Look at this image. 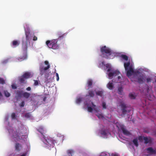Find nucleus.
Returning a JSON list of instances; mask_svg holds the SVG:
<instances>
[{"mask_svg":"<svg viewBox=\"0 0 156 156\" xmlns=\"http://www.w3.org/2000/svg\"><path fill=\"white\" fill-rule=\"evenodd\" d=\"M31 88L30 87H28L26 89V90L28 91H30L31 90Z\"/></svg>","mask_w":156,"mask_h":156,"instance_id":"nucleus-50","label":"nucleus"},{"mask_svg":"<svg viewBox=\"0 0 156 156\" xmlns=\"http://www.w3.org/2000/svg\"><path fill=\"white\" fill-rule=\"evenodd\" d=\"M123 89L122 87H119L118 89V93L120 95H122Z\"/></svg>","mask_w":156,"mask_h":156,"instance_id":"nucleus-26","label":"nucleus"},{"mask_svg":"<svg viewBox=\"0 0 156 156\" xmlns=\"http://www.w3.org/2000/svg\"><path fill=\"white\" fill-rule=\"evenodd\" d=\"M107 86V87L110 90H112L114 88V86L112 83L109 82Z\"/></svg>","mask_w":156,"mask_h":156,"instance_id":"nucleus-21","label":"nucleus"},{"mask_svg":"<svg viewBox=\"0 0 156 156\" xmlns=\"http://www.w3.org/2000/svg\"><path fill=\"white\" fill-rule=\"evenodd\" d=\"M123 134L125 135H129L130 134L129 132L126 130L124 127H121Z\"/></svg>","mask_w":156,"mask_h":156,"instance_id":"nucleus-19","label":"nucleus"},{"mask_svg":"<svg viewBox=\"0 0 156 156\" xmlns=\"http://www.w3.org/2000/svg\"><path fill=\"white\" fill-rule=\"evenodd\" d=\"M74 151L73 150H68L67 151L68 153L69 154H72L73 153Z\"/></svg>","mask_w":156,"mask_h":156,"instance_id":"nucleus-40","label":"nucleus"},{"mask_svg":"<svg viewBox=\"0 0 156 156\" xmlns=\"http://www.w3.org/2000/svg\"><path fill=\"white\" fill-rule=\"evenodd\" d=\"M34 85L35 86H37L38 85V82L37 80H34Z\"/></svg>","mask_w":156,"mask_h":156,"instance_id":"nucleus-43","label":"nucleus"},{"mask_svg":"<svg viewBox=\"0 0 156 156\" xmlns=\"http://www.w3.org/2000/svg\"><path fill=\"white\" fill-rule=\"evenodd\" d=\"M50 67L49 62L47 61H45L44 62H42L40 64L39 70L40 74L42 75L46 73V71Z\"/></svg>","mask_w":156,"mask_h":156,"instance_id":"nucleus-5","label":"nucleus"},{"mask_svg":"<svg viewBox=\"0 0 156 156\" xmlns=\"http://www.w3.org/2000/svg\"><path fill=\"white\" fill-rule=\"evenodd\" d=\"M22 95L24 98L27 99L30 97V94L27 92H24L23 93Z\"/></svg>","mask_w":156,"mask_h":156,"instance_id":"nucleus-20","label":"nucleus"},{"mask_svg":"<svg viewBox=\"0 0 156 156\" xmlns=\"http://www.w3.org/2000/svg\"><path fill=\"white\" fill-rule=\"evenodd\" d=\"M91 105H92L93 108L94 107L96 108V105H94V103L93 102H91Z\"/></svg>","mask_w":156,"mask_h":156,"instance_id":"nucleus-51","label":"nucleus"},{"mask_svg":"<svg viewBox=\"0 0 156 156\" xmlns=\"http://www.w3.org/2000/svg\"><path fill=\"white\" fill-rule=\"evenodd\" d=\"M13 136L17 141H20V140H25L23 139L25 136L21 133L16 131L14 133Z\"/></svg>","mask_w":156,"mask_h":156,"instance_id":"nucleus-8","label":"nucleus"},{"mask_svg":"<svg viewBox=\"0 0 156 156\" xmlns=\"http://www.w3.org/2000/svg\"><path fill=\"white\" fill-rule=\"evenodd\" d=\"M143 139L144 140V143L145 144H151L152 142V140L150 137L147 138L146 137H144Z\"/></svg>","mask_w":156,"mask_h":156,"instance_id":"nucleus-13","label":"nucleus"},{"mask_svg":"<svg viewBox=\"0 0 156 156\" xmlns=\"http://www.w3.org/2000/svg\"><path fill=\"white\" fill-rule=\"evenodd\" d=\"M56 80L57 81H58L59 80V77L58 74L57 73H56Z\"/></svg>","mask_w":156,"mask_h":156,"instance_id":"nucleus-45","label":"nucleus"},{"mask_svg":"<svg viewBox=\"0 0 156 156\" xmlns=\"http://www.w3.org/2000/svg\"><path fill=\"white\" fill-rule=\"evenodd\" d=\"M155 82L156 83V80H155Z\"/></svg>","mask_w":156,"mask_h":156,"instance_id":"nucleus-56","label":"nucleus"},{"mask_svg":"<svg viewBox=\"0 0 156 156\" xmlns=\"http://www.w3.org/2000/svg\"><path fill=\"white\" fill-rule=\"evenodd\" d=\"M96 115L98 118L99 119L103 118H104V117L102 115L100 114H98Z\"/></svg>","mask_w":156,"mask_h":156,"instance_id":"nucleus-39","label":"nucleus"},{"mask_svg":"<svg viewBox=\"0 0 156 156\" xmlns=\"http://www.w3.org/2000/svg\"><path fill=\"white\" fill-rule=\"evenodd\" d=\"M4 94L7 97H9L10 95V94L7 91H4Z\"/></svg>","mask_w":156,"mask_h":156,"instance_id":"nucleus-35","label":"nucleus"},{"mask_svg":"<svg viewBox=\"0 0 156 156\" xmlns=\"http://www.w3.org/2000/svg\"><path fill=\"white\" fill-rule=\"evenodd\" d=\"M101 56L106 59L113 58L114 53L110 48L106 46H102L100 49Z\"/></svg>","mask_w":156,"mask_h":156,"instance_id":"nucleus-2","label":"nucleus"},{"mask_svg":"<svg viewBox=\"0 0 156 156\" xmlns=\"http://www.w3.org/2000/svg\"><path fill=\"white\" fill-rule=\"evenodd\" d=\"M144 137L142 136H139L138 137V140H142L143 139Z\"/></svg>","mask_w":156,"mask_h":156,"instance_id":"nucleus-48","label":"nucleus"},{"mask_svg":"<svg viewBox=\"0 0 156 156\" xmlns=\"http://www.w3.org/2000/svg\"><path fill=\"white\" fill-rule=\"evenodd\" d=\"M11 117L12 119H16V115L14 113H12L11 115Z\"/></svg>","mask_w":156,"mask_h":156,"instance_id":"nucleus-34","label":"nucleus"},{"mask_svg":"<svg viewBox=\"0 0 156 156\" xmlns=\"http://www.w3.org/2000/svg\"><path fill=\"white\" fill-rule=\"evenodd\" d=\"M102 107H103V108H104V109L106 108V104H105V102H103L102 103Z\"/></svg>","mask_w":156,"mask_h":156,"instance_id":"nucleus-44","label":"nucleus"},{"mask_svg":"<svg viewBox=\"0 0 156 156\" xmlns=\"http://www.w3.org/2000/svg\"><path fill=\"white\" fill-rule=\"evenodd\" d=\"M135 76L137 77L138 82L139 83H143L145 77L144 75L141 74L139 71H136L135 72Z\"/></svg>","mask_w":156,"mask_h":156,"instance_id":"nucleus-7","label":"nucleus"},{"mask_svg":"<svg viewBox=\"0 0 156 156\" xmlns=\"http://www.w3.org/2000/svg\"><path fill=\"white\" fill-rule=\"evenodd\" d=\"M5 82L4 79L2 78H0V83L2 84H4L5 83Z\"/></svg>","mask_w":156,"mask_h":156,"instance_id":"nucleus-37","label":"nucleus"},{"mask_svg":"<svg viewBox=\"0 0 156 156\" xmlns=\"http://www.w3.org/2000/svg\"><path fill=\"white\" fill-rule=\"evenodd\" d=\"M130 65V63L129 62L124 63V66L125 70L126 71V75L128 77L130 76L133 74L135 76V71H134L132 66H129Z\"/></svg>","mask_w":156,"mask_h":156,"instance_id":"nucleus-6","label":"nucleus"},{"mask_svg":"<svg viewBox=\"0 0 156 156\" xmlns=\"http://www.w3.org/2000/svg\"><path fill=\"white\" fill-rule=\"evenodd\" d=\"M2 96V94L1 93V92H0V96Z\"/></svg>","mask_w":156,"mask_h":156,"instance_id":"nucleus-54","label":"nucleus"},{"mask_svg":"<svg viewBox=\"0 0 156 156\" xmlns=\"http://www.w3.org/2000/svg\"><path fill=\"white\" fill-rule=\"evenodd\" d=\"M82 99H83L82 98H80V97L77 98L76 99V103L77 104L80 103L81 102V101H82Z\"/></svg>","mask_w":156,"mask_h":156,"instance_id":"nucleus-31","label":"nucleus"},{"mask_svg":"<svg viewBox=\"0 0 156 156\" xmlns=\"http://www.w3.org/2000/svg\"><path fill=\"white\" fill-rule=\"evenodd\" d=\"M37 40V37H36V36H34L33 37V40L34 41H36Z\"/></svg>","mask_w":156,"mask_h":156,"instance_id":"nucleus-49","label":"nucleus"},{"mask_svg":"<svg viewBox=\"0 0 156 156\" xmlns=\"http://www.w3.org/2000/svg\"><path fill=\"white\" fill-rule=\"evenodd\" d=\"M88 94L86 95V97L89 96L90 97H93L94 96V91L91 90H90L88 91Z\"/></svg>","mask_w":156,"mask_h":156,"instance_id":"nucleus-15","label":"nucleus"},{"mask_svg":"<svg viewBox=\"0 0 156 156\" xmlns=\"http://www.w3.org/2000/svg\"><path fill=\"white\" fill-rule=\"evenodd\" d=\"M46 97H44V98H43V101H45V100H46Z\"/></svg>","mask_w":156,"mask_h":156,"instance_id":"nucleus-52","label":"nucleus"},{"mask_svg":"<svg viewBox=\"0 0 156 156\" xmlns=\"http://www.w3.org/2000/svg\"><path fill=\"white\" fill-rule=\"evenodd\" d=\"M146 81L147 83H149L151 82L152 80L151 78L150 77H148L146 79Z\"/></svg>","mask_w":156,"mask_h":156,"instance_id":"nucleus-36","label":"nucleus"},{"mask_svg":"<svg viewBox=\"0 0 156 156\" xmlns=\"http://www.w3.org/2000/svg\"><path fill=\"white\" fill-rule=\"evenodd\" d=\"M37 130L40 133H41L42 136L44 135H43V133H44V131L43 129V127H39L37 129Z\"/></svg>","mask_w":156,"mask_h":156,"instance_id":"nucleus-24","label":"nucleus"},{"mask_svg":"<svg viewBox=\"0 0 156 156\" xmlns=\"http://www.w3.org/2000/svg\"><path fill=\"white\" fill-rule=\"evenodd\" d=\"M121 57L124 60L126 61L128 60V57L127 56L125 55H121Z\"/></svg>","mask_w":156,"mask_h":156,"instance_id":"nucleus-27","label":"nucleus"},{"mask_svg":"<svg viewBox=\"0 0 156 156\" xmlns=\"http://www.w3.org/2000/svg\"><path fill=\"white\" fill-rule=\"evenodd\" d=\"M118 79L119 80V79H120L121 78V77L120 76H119L118 77Z\"/></svg>","mask_w":156,"mask_h":156,"instance_id":"nucleus-53","label":"nucleus"},{"mask_svg":"<svg viewBox=\"0 0 156 156\" xmlns=\"http://www.w3.org/2000/svg\"><path fill=\"white\" fill-rule=\"evenodd\" d=\"M100 133L102 136L104 137L107 136L108 134H110V133L108 129H106L104 128L100 131Z\"/></svg>","mask_w":156,"mask_h":156,"instance_id":"nucleus-11","label":"nucleus"},{"mask_svg":"<svg viewBox=\"0 0 156 156\" xmlns=\"http://www.w3.org/2000/svg\"><path fill=\"white\" fill-rule=\"evenodd\" d=\"M22 92V91H17L16 94L18 96L20 97H22L23 96L22 94L23 93Z\"/></svg>","mask_w":156,"mask_h":156,"instance_id":"nucleus-29","label":"nucleus"},{"mask_svg":"<svg viewBox=\"0 0 156 156\" xmlns=\"http://www.w3.org/2000/svg\"><path fill=\"white\" fill-rule=\"evenodd\" d=\"M122 115H125L130 112V110L127 109V107L124 103L121 104V105Z\"/></svg>","mask_w":156,"mask_h":156,"instance_id":"nucleus-10","label":"nucleus"},{"mask_svg":"<svg viewBox=\"0 0 156 156\" xmlns=\"http://www.w3.org/2000/svg\"><path fill=\"white\" fill-rule=\"evenodd\" d=\"M15 149L17 151H20L22 148V146L21 144L19 143H16L15 145Z\"/></svg>","mask_w":156,"mask_h":156,"instance_id":"nucleus-14","label":"nucleus"},{"mask_svg":"<svg viewBox=\"0 0 156 156\" xmlns=\"http://www.w3.org/2000/svg\"><path fill=\"white\" fill-rule=\"evenodd\" d=\"M31 116V115L29 112L26 113L25 115V117L27 118H30Z\"/></svg>","mask_w":156,"mask_h":156,"instance_id":"nucleus-32","label":"nucleus"},{"mask_svg":"<svg viewBox=\"0 0 156 156\" xmlns=\"http://www.w3.org/2000/svg\"><path fill=\"white\" fill-rule=\"evenodd\" d=\"M104 62H102V64L104 66H105L107 68H108L107 72H109L108 74V78L110 79H112L113 76H115L119 75L120 74V72L117 70L112 71V68L110 64L108 63L105 64Z\"/></svg>","mask_w":156,"mask_h":156,"instance_id":"nucleus-3","label":"nucleus"},{"mask_svg":"<svg viewBox=\"0 0 156 156\" xmlns=\"http://www.w3.org/2000/svg\"><path fill=\"white\" fill-rule=\"evenodd\" d=\"M87 84L88 89L92 88V86L93 84L92 80L90 79L88 80L87 82Z\"/></svg>","mask_w":156,"mask_h":156,"instance_id":"nucleus-17","label":"nucleus"},{"mask_svg":"<svg viewBox=\"0 0 156 156\" xmlns=\"http://www.w3.org/2000/svg\"><path fill=\"white\" fill-rule=\"evenodd\" d=\"M31 73L30 72H26L22 75L26 79H27L30 77Z\"/></svg>","mask_w":156,"mask_h":156,"instance_id":"nucleus-18","label":"nucleus"},{"mask_svg":"<svg viewBox=\"0 0 156 156\" xmlns=\"http://www.w3.org/2000/svg\"><path fill=\"white\" fill-rule=\"evenodd\" d=\"M115 124L116 127H124L123 124L119 122H115V121L113 122Z\"/></svg>","mask_w":156,"mask_h":156,"instance_id":"nucleus-22","label":"nucleus"},{"mask_svg":"<svg viewBox=\"0 0 156 156\" xmlns=\"http://www.w3.org/2000/svg\"><path fill=\"white\" fill-rule=\"evenodd\" d=\"M134 144L136 146L138 147V140L137 139H134L133 141Z\"/></svg>","mask_w":156,"mask_h":156,"instance_id":"nucleus-30","label":"nucleus"},{"mask_svg":"<svg viewBox=\"0 0 156 156\" xmlns=\"http://www.w3.org/2000/svg\"><path fill=\"white\" fill-rule=\"evenodd\" d=\"M129 97L131 99H135V97L134 96V95L133 94H129Z\"/></svg>","mask_w":156,"mask_h":156,"instance_id":"nucleus-41","label":"nucleus"},{"mask_svg":"<svg viewBox=\"0 0 156 156\" xmlns=\"http://www.w3.org/2000/svg\"><path fill=\"white\" fill-rule=\"evenodd\" d=\"M12 87L13 89H16L17 88L16 86L14 84H12Z\"/></svg>","mask_w":156,"mask_h":156,"instance_id":"nucleus-46","label":"nucleus"},{"mask_svg":"<svg viewBox=\"0 0 156 156\" xmlns=\"http://www.w3.org/2000/svg\"><path fill=\"white\" fill-rule=\"evenodd\" d=\"M145 91H146L148 94H149V87L148 85H146L145 86V88L144 89Z\"/></svg>","mask_w":156,"mask_h":156,"instance_id":"nucleus-33","label":"nucleus"},{"mask_svg":"<svg viewBox=\"0 0 156 156\" xmlns=\"http://www.w3.org/2000/svg\"><path fill=\"white\" fill-rule=\"evenodd\" d=\"M57 34L58 36V39L48 40L46 41V44L49 48L53 49H57L59 48V44L57 42L59 40L60 38H63L64 34H62L60 32H59L57 33Z\"/></svg>","mask_w":156,"mask_h":156,"instance_id":"nucleus-1","label":"nucleus"},{"mask_svg":"<svg viewBox=\"0 0 156 156\" xmlns=\"http://www.w3.org/2000/svg\"><path fill=\"white\" fill-rule=\"evenodd\" d=\"M97 95L102 97L103 94V91H98L96 92Z\"/></svg>","mask_w":156,"mask_h":156,"instance_id":"nucleus-25","label":"nucleus"},{"mask_svg":"<svg viewBox=\"0 0 156 156\" xmlns=\"http://www.w3.org/2000/svg\"><path fill=\"white\" fill-rule=\"evenodd\" d=\"M27 54L26 52L24 54L23 56L21 57V58H20V59L21 60H23L25 59H26L27 58Z\"/></svg>","mask_w":156,"mask_h":156,"instance_id":"nucleus-28","label":"nucleus"},{"mask_svg":"<svg viewBox=\"0 0 156 156\" xmlns=\"http://www.w3.org/2000/svg\"><path fill=\"white\" fill-rule=\"evenodd\" d=\"M94 110L96 112H98L99 111V109H97L96 107L94 108Z\"/></svg>","mask_w":156,"mask_h":156,"instance_id":"nucleus-47","label":"nucleus"},{"mask_svg":"<svg viewBox=\"0 0 156 156\" xmlns=\"http://www.w3.org/2000/svg\"><path fill=\"white\" fill-rule=\"evenodd\" d=\"M24 105H25L24 102V101H22V102H21L20 105V106H21V107H23L24 106Z\"/></svg>","mask_w":156,"mask_h":156,"instance_id":"nucleus-42","label":"nucleus"},{"mask_svg":"<svg viewBox=\"0 0 156 156\" xmlns=\"http://www.w3.org/2000/svg\"><path fill=\"white\" fill-rule=\"evenodd\" d=\"M26 41H23L22 48L24 51H26L27 48V43L29 42V44L30 43V41L31 39L32 34L30 31L28 30L25 31Z\"/></svg>","mask_w":156,"mask_h":156,"instance_id":"nucleus-4","label":"nucleus"},{"mask_svg":"<svg viewBox=\"0 0 156 156\" xmlns=\"http://www.w3.org/2000/svg\"><path fill=\"white\" fill-rule=\"evenodd\" d=\"M148 152L150 155H155L156 154V151L154 150L151 147L147 148V149Z\"/></svg>","mask_w":156,"mask_h":156,"instance_id":"nucleus-12","label":"nucleus"},{"mask_svg":"<svg viewBox=\"0 0 156 156\" xmlns=\"http://www.w3.org/2000/svg\"><path fill=\"white\" fill-rule=\"evenodd\" d=\"M87 110L89 112H91L93 110V108L91 107H87Z\"/></svg>","mask_w":156,"mask_h":156,"instance_id":"nucleus-38","label":"nucleus"},{"mask_svg":"<svg viewBox=\"0 0 156 156\" xmlns=\"http://www.w3.org/2000/svg\"><path fill=\"white\" fill-rule=\"evenodd\" d=\"M26 79L25 78L22 76L19 78V81L21 83H25V81Z\"/></svg>","mask_w":156,"mask_h":156,"instance_id":"nucleus-23","label":"nucleus"},{"mask_svg":"<svg viewBox=\"0 0 156 156\" xmlns=\"http://www.w3.org/2000/svg\"><path fill=\"white\" fill-rule=\"evenodd\" d=\"M43 138L45 140L46 144L47 145H50L51 146L52 144H54L55 142V140H53L51 138H48V137H46L44 135H43Z\"/></svg>","mask_w":156,"mask_h":156,"instance_id":"nucleus-9","label":"nucleus"},{"mask_svg":"<svg viewBox=\"0 0 156 156\" xmlns=\"http://www.w3.org/2000/svg\"><path fill=\"white\" fill-rule=\"evenodd\" d=\"M20 43L19 41L17 40H14L12 41V45L13 47H16L19 45Z\"/></svg>","mask_w":156,"mask_h":156,"instance_id":"nucleus-16","label":"nucleus"},{"mask_svg":"<svg viewBox=\"0 0 156 156\" xmlns=\"http://www.w3.org/2000/svg\"><path fill=\"white\" fill-rule=\"evenodd\" d=\"M144 132L145 133H148L149 132H147V131H144Z\"/></svg>","mask_w":156,"mask_h":156,"instance_id":"nucleus-55","label":"nucleus"}]
</instances>
